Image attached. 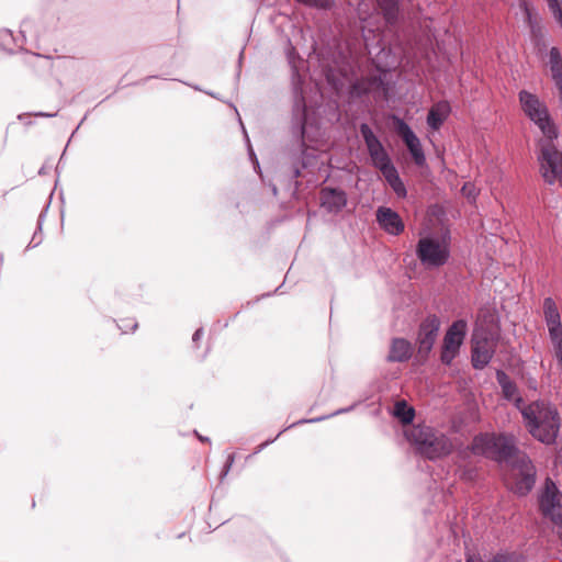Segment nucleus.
Masks as SVG:
<instances>
[{
	"label": "nucleus",
	"instance_id": "obj_1",
	"mask_svg": "<svg viewBox=\"0 0 562 562\" xmlns=\"http://www.w3.org/2000/svg\"><path fill=\"white\" fill-rule=\"evenodd\" d=\"M471 450L505 464L504 481L506 486L518 495L528 494L536 483V469L525 453L518 451L515 437L505 434H480L474 437Z\"/></svg>",
	"mask_w": 562,
	"mask_h": 562
},
{
	"label": "nucleus",
	"instance_id": "obj_2",
	"mask_svg": "<svg viewBox=\"0 0 562 562\" xmlns=\"http://www.w3.org/2000/svg\"><path fill=\"white\" fill-rule=\"evenodd\" d=\"M529 434L538 441L550 446L558 438L561 418L558 408L547 401H535L521 409Z\"/></svg>",
	"mask_w": 562,
	"mask_h": 562
},
{
	"label": "nucleus",
	"instance_id": "obj_3",
	"mask_svg": "<svg viewBox=\"0 0 562 562\" xmlns=\"http://www.w3.org/2000/svg\"><path fill=\"white\" fill-rule=\"evenodd\" d=\"M518 102L524 115L541 132L547 140L559 137V128L547 102L537 93L522 89L518 92Z\"/></svg>",
	"mask_w": 562,
	"mask_h": 562
},
{
	"label": "nucleus",
	"instance_id": "obj_4",
	"mask_svg": "<svg viewBox=\"0 0 562 562\" xmlns=\"http://www.w3.org/2000/svg\"><path fill=\"white\" fill-rule=\"evenodd\" d=\"M406 435L416 450L429 460L443 458L450 454L453 449L449 437L428 426H414Z\"/></svg>",
	"mask_w": 562,
	"mask_h": 562
},
{
	"label": "nucleus",
	"instance_id": "obj_5",
	"mask_svg": "<svg viewBox=\"0 0 562 562\" xmlns=\"http://www.w3.org/2000/svg\"><path fill=\"white\" fill-rule=\"evenodd\" d=\"M451 237L449 232L441 235L426 234L416 245V256L427 269L445 266L450 258Z\"/></svg>",
	"mask_w": 562,
	"mask_h": 562
},
{
	"label": "nucleus",
	"instance_id": "obj_6",
	"mask_svg": "<svg viewBox=\"0 0 562 562\" xmlns=\"http://www.w3.org/2000/svg\"><path fill=\"white\" fill-rule=\"evenodd\" d=\"M553 142L546 138L539 142L537 155L539 173L547 184L553 186L558 182L562 186V151Z\"/></svg>",
	"mask_w": 562,
	"mask_h": 562
},
{
	"label": "nucleus",
	"instance_id": "obj_7",
	"mask_svg": "<svg viewBox=\"0 0 562 562\" xmlns=\"http://www.w3.org/2000/svg\"><path fill=\"white\" fill-rule=\"evenodd\" d=\"M543 321L548 329L551 353L557 362L562 379V318L557 303L552 297L543 300Z\"/></svg>",
	"mask_w": 562,
	"mask_h": 562
},
{
	"label": "nucleus",
	"instance_id": "obj_8",
	"mask_svg": "<svg viewBox=\"0 0 562 562\" xmlns=\"http://www.w3.org/2000/svg\"><path fill=\"white\" fill-rule=\"evenodd\" d=\"M468 331V324L464 319H458L451 324L446 331L441 348V362L449 366L458 356Z\"/></svg>",
	"mask_w": 562,
	"mask_h": 562
},
{
	"label": "nucleus",
	"instance_id": "obj_9",
	"mask_svg": "<svg viewBox=\"0 0 562 562\" xmlns=\"http://www.w3.org/2000/svg\"><path fill=\"white\" fill-rule=\"evenodd\" d=\"M360 133L368 148L372 165L376 169L383 172V170H386V168L394 166L382 143L368 124L362 123L360 125Z\"/></svg>",
	"mask_w": 562,
	"mask_h": 562
},
{
	"label": "nucleus",
	"instance_id": "obj_10",
	"mask_svg": "<svg viewBox=\"0 0 562 562\" xmlns=\"http://www.w3.org/2000/svg\"><path fill=\"white\" fill-rule=\"evenodd\" d=\"M539 503L543 516L558 525L562 519V493L550 479L546 481V487Z\"/></svg>",
	"mask_w": 562,
	"mask_h": 562
},
{
	"label": "nucleus",
	"instance_id": "obj_11",
	"mask_svg": "<svg viewBox=\"0 0 562 562\" xmlns=\"http://www.w3.org/2000/svg\"><path fill=\"white\" fill-rule=\"evenodd\" d=\"M391 120L395 125L396 133L402 137L409 154L413 157L414 162L417 166H424L426 164V157L419 138L412 131L409 125L396 115H392Z\"/></svg>",
	"mask_w": 562,
	"mask_h": 562
},
{
	"label": "nucleus",
	"instance_id": "obj_12",
	"mask_svg": "<svg viewBox=\"0 0 562 562\" xmlns=\"http://www.w3.org/2000/svg\"><path fill=\"white\" fill-rule=\"evenodd\" d=\"M440 328V319L436 315H429L420 324L418 331V351L428 355L432 349Z\"/></svg>",
	"mask_w": 562,
	"mask_h": 562
},
{
	"label": "nucleus",
	"instance_id": "obj_13",
	"mask_svg": "<svg viewBox=\"0 0 562 562\" xmlns=\"http://www.w3.org/2000/svg\"><path fill=\"white\" fill-rule=\"evenodd\" d=\"M495 352V342L490 338H479L475 334L473 337L472 347V366L475 369L485 368Z\"/></svg>",
	"mask_w": 562,
	"mask_h": 562
},
{
	"label": "nucleus",
	"instance_id": "obj_14",
	"mask_svg": "<svg viewBox=\"0 0 562 562\" xmlns=\"http://www.w3.org/2000/svg\"><path fill=\"white\" fill-rule=\"evenodd\" d=\"M376 221L389 234L400 235L404 231V223L401 216L390 207H379L376 211Z\"/></svg>",
	"mask_w": 562,
	"mask_h": 562
},
{
	"label": "nucleus",
	"instance_id": "obj_15",
	"mask_svg": "<svg viewBox=\"0 0 562 562\" xmlns=\"http://www.w3.org/2000/svg\"><path fill=\"white\" fill-rule=\"evenodd\" d=\"M321 204L329 213L340 212L347 204V196L342 190L324 188L321 191Z\"/></svg>",
	"mask_w": 562,
	"mask_h": 562
},
{
	"label": "nucleus",
	"instance_id": "obj_16",
	"mask_svg": "<svg viewBox=\"0 0 562 562\" xmlns=\"http://www.w3.org/2000/svg\"><path fill=\"white\" fill-rule=\"evenodd\" d=\"M413 355L412 344L404 338H394L391 342L387 361L390 362H404L407 361Z\"/></svg>",
	"mask_w": 562,
	"mask_h": 562
},
{
	"label": "nucleus",
	"instance_id": "obj_17",
	"mask_svg": "<svg viewBox=\"0 0 562 562\" xmlns=\"http://www.w3.org/2000/svg\"><path fill=\"white\" fill-rule=\"evenodd\" d=\"M519 9L525 14V21L528 24L533 37H540L542 34L541 19L537 10L530 4L529 0H519Z\"/></svg>",
	"mask_w": 562,
	"mask_h": 562
},
{
	"label": "nucleus",
	"instance_id": "obj_18",
	"mask_svg": "<svg viewBox=\"0 0 562 562\" xmlns=\"http://www.w3.org/2000/svg\"><path fill=\"white\" fill-rule=\"evenodd\" d=\"M449 113L450 105L448 102L442 101L434 104L427 115L428 126L435 131L439 130Z\"/></svg>",
	"mask_w": 562,
	"mask_h": 562
},
{
	"label": "nucleus",
	"instance_id": "obj_19",
	"mask_svg": "<svg viewBox=\"0 0 562 562\" xmlns=\"http://www.w3.org/2000/svg\"><path fill=\"white\" fill-rule=\"evenodd\" d=\"M548 67L554 87L562 86V54L558 47H551L548 53Z\"/></svg>",
	"mask_w": 562,
	"mask_h": 562
},
{
	"label": "nucleus",
	"instance_id": "obj_20",
	"mask_svg": "<svg viewBox=\"0 0 562 562\" xmlns=\"http://www.w3.org/2000/svg\"><path fill=\"white\" fill-rule=\"evenodd\" d=\"M385 22L394 25L398 18V0H376Z\"/></svg>",
	"mask_w": 562,
	"mask_h": 562
},
{
	"label": "nucleus",
	"instance_id": "obj_21",
	"mask_svg": "<svg viewBox=\"0 0 562 562\" xmlns=\"http://www.w3.org/2000/svg\"><path fill=\"white\" fill-rule=\"evenodd\" d=\"M381 173L393 189V191L397 194V196L404 198L406 195V188L394 166L386 168V170H383Z\"/></svg>",
	"mask_w": 562,
	"mask_h": 562
},
{
	"label": "nucleus",
	"instance_id": "obj_22",
	"mask_svg": "<svg viewBox=\"0 0 562 562\" xmlns=\"http://www.w3.org/2000/svg\"><path fill=\"white\" fill-rule=\"evenodd\" d=\"M394 416L403 424H409L415 417V411L412 406L407 405L405 401H400L395 403Z\"/></svg>",
	"mask_w": 562,
	"mask_h": 562
},
{
	"label": "nucleus",
	"instance_id": "obj_23",
	"mask_svg": "<svg viewBox=\"0 0 562 562\" xmlns=\"http://www.w3.org/2000/svg\"><path fill=\"white\" fill-rule=\"evenodd\" d=\"M497 381L502 386L503 393L506 398L512 400L514 395L516 394V386L515 384L508 379V376L502 372H497Z\"/></svg>",
	"mask_w": 562,
	"mask_h": 562
},
{
	"label": "nucleus",
	"instance_id": "obj_24",
	"mask_svg": "<svg viewBox=\"0 0 562 562\" xmlns=\"http://www.w3.org/2000/svg\"><path fill=\"white\" fill-rule=\"evenodd\" d=\"M296 2L322 10H328L330 9L335 1L334 0H295Z\"/></svg>",
	"mask_w": 562,
	"mask_h": 562
},
{
	"label": "nucleus",
	"instance_id": "obj_25",
	"mask_svg": "<svg viewBox=\"0 0 562 562\" xmlns=\"http://www.w3.org/2000/svg\"><path fill=\"white\" fill-rule=\"evenodd\" d=\"M548 8L555 21L562 26V3L560 0H547Z\"/></svg>",
	"mask_w": 562,
	"mask_h": 562
},
{
	"label": "nucleus",
	"instance_id": "obj_26",
	"mask_svg": "<svg viewBox=\"0 0 562 562\" xmlns=\"http://www.w3.org/2000/svg\"><path fill=\"white\" fill-rule=\"evenodd\" d=\"M487 562H518V559L514 554L499 553L493 557Z\"/></svg>",
	"mask_w": 562,
	"mask_h": 562
},
{
	"label": "nucleus",
	"instance_id": "obj_27",
	"mask_svg": "<svg viewBox=\"0 0 562 562\" xmlns=\"http://www.w3.org/2000/svg\"><path fill=\"white\" fill-rule=\"evenodd\" d=\"M296 108L302 112L301 128H302V132L304 133V130H305V123H304L305 104H304V98L302 95V91L299 92V100L296 102Z\"/></svg>",
	"mask_w": 562,
	"mask_h": 562
},
{
	"label": "nucleus",
	"instance_id": "obj_28",
	"mask_svg": "<svg viewBox=\"0 0 562 562\" xmlns=\"http://www.w3.org/2000/svg\"><path fill=\"white\" fill-rule=\"evenodd\" d=\"M462 193L468 198L474 200L476 196L475 187L471 183H465L462 187Z\"/></svg>",
	"mask_w": 562,
	"mask_h": 562
},
{
	"label": "nucleus",
	"instance_id": "obj_29",
	"mask_svg": "<svg viewBox=\"0 0 562 562\" xmlns=\"http://www.w3.org/2000/svg\"><path fill=\"white\" fill-rule=\"evenodd\" d=\"M12 37V34L9 30H3L0 32V38H2L4 42Z\"/></svg>",
	"mask_w": 562,
	"mask_h": 562
},
{
	"label": "nucleus",
	"instance_id": "obj_30",
	"mask_svg": "<svg viewBox=\"0 0 562 562\" xmlns=\"http://www.w3.org/2000/svg\"><path fill=\"white\" fill-rule=\"evenodd\" d=\"M202 335H203V329L202 328L196 329L192 337L193 342H196L199 339H201Z\"/></svg>",
	"mask_w": 562,
	"mask_h": 562
},
{
	"label": "nucleus",
	"instance_id": "obj_31",
	"mask_svg": "<svg viewBox=\"0 0 562 562\" xmlns=\"http://www.w3.org/2000/svg\"><path fill=\"white\" fill-rule=\"evenodd\" d=\"M233 462H234V457H233V456H229V457H228V460H227V464L225 465V470H224V472H223V475H226V474H227V472H228V470H229V468H231V465H232V463H233Z\"/></svg>",
	"mask_w": 562,
	"mask_h": 562
},
{
	"label": "nucleus",
	"instance_id": "obj_32",
	"mask_svg": "<svg viewBox=\"0 0 562 562\" xmlns=\"http://www.w3.org/2000/svg\"><path fill=\"white\" fill-rule=\"evenodd\" d=\"M325 418H326V417H318V418H314V419H310V420H302L301 423H307V422H310V423H315V422H321V420H323V419H325Z\"/></svg>",
	"mask_w": 562,
	"mask_h": 562
},
{
	"label": "nucleus",
	"instance_id": "obj_33",
	"mask_svg": "<svg viewBox=\"0 0 562 562\" xmlns=\"http://www.w3.org/2000/svg\"><path fill=\"white\" fill-rule=\"evenodd\" d=\"M27 26H29V22H23L22 23V30H21L22 34H25V32L27 31Z\"/></svg>",
	"mask_w": 562,
	"mask_h": 562
},
{
	"label": "nucleus",
	"instance_id": "obj_34",
	"mask_svg": "<svg viewBox=\"0 0 562 562\" xmlns=\"http://www.w3.org/2000/svg\"><path fill=\"white\" fill-rule=\"evenodd\" d=\"M276 439H271L269 441H266L265 443L260 445L259 448H258V451H260L262 448H265L266 446H268L270 442H273Z\"/></svg>",
	"mask_w": 562,
	"mask_h": 562
},
{
	"label": "nucleus",
	"instance_id": "obj_35",
	"mask_svg": "<svg viewBox=\"0 0 562 562\" xmlns=\"http://www.w3.org/2000/svg\"><path fill=\"white\" fill-rule=\"evenodd\" d=\"M558 527H559V532L562 537V519L559 521Z\"/></svg>",
	"mask_w": 562,
	"mask_h": 562
},
{
	"label": "nucleus",
	"instance_id": "obj_36",
	"mask_svg": "<svg viewBox=\"0 0 562 562\" xmlns=\"http://www.w3.org/2000/svg\"><path fill=\"white\" fill-rule=\"evenodd\" d=\"M347 411H348V409H340V411H336L333 415H337V414H339V413H341V412H347Z\"/></svg>",
	"mask_w": 562,
	"mask_h": 562
},
{
	"label": "nucleus",
	"instance_id": "obj_37",
	"mask_svg": "<svg viewBox=\"0 0 562 562\" xmlns=\"http://www.w3.org/2000/svg\"><path fill=\"white\" fill-rule=\"evenodd\" d=\"M199 439H200L201 441H207V440H209V438H204V437H201V436H199Z\"/></svg>",
	"mask_w": 562,
	"mask_h": 562
},
{
	"label": "nucleus",
	"instance_id": "obj_38",
	"mask_svg": "<svg viewBox=\"0 0 562 562\" xmlns=\"http://www.w3.org/2000/svg\"><path fill=\"white\" fill-rule=\"evenodd\" d=\"M272 192H273V194H274V195H277V192H278V191H277V188H276V187H273V188H272Z\"/></svg>",
	"mask_w": 562,
	"mask_h": 562
},
{
	"label": "nucleus",
	"instance_id": "obj_39",
	"mask_svg": "<svg viewBox=\"0 0 562 562\" xmlns=\"http://www.w3.org/2000/svg\"><path fill=\"white\" fill-rule=\"evenodd\" d=\"M467 562H474L472 558H468Z\"/></svg>",
	"mask_w": 562,
	"mask_h": 562
},
{
	"label": "nucleus",
	"instance_id": "obj_40",
	"mask_svg": "<svg viewBox=\"0 0 562 562\" xmlns=\"http://www.w3.org/2000/svg\"><path fill=\"white\" fill-rule=\"evenodd\" d=\"M281 434H283V430H280V432L278 434V436L274 439H277Z\"/></svg>",
	"mask_w": 562,
	"mask_h": 562
}]
</instances>
